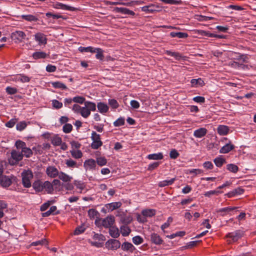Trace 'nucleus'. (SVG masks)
Segmentation results:
<instances>
[{"label":"nucleus","mask_w":256,"mask_h":256,"mask_svg":"<svg viewBox=\"0 0 256 256\" xmlns=\"http://www.w3.org/2000/svg\"><path fill=\"white\" fill-rule=\"evenodd\" d=\"M34 175L31 170H24L22 173V184L26 188H29L32 186L31 180Z\"/></svg>","instance_id":"nucleus-1"},{"label":"nucleus","mask_w":256,"mask_h":256,"mask_svg":"<svg viewBox=\"0 0 256 256\" xmlns=\"http://www.w3.org/2000/svg\"><path fill=\"white\" fill-rule=\"evenodd\" d=\"M244 234L243 232L240 230H237L228 233L225 238H226V241L228 244L237 242L238 240L242 238Z\"/></svg>","instance_id":"nucleus-2"},{"label":"nucleus","mask_w":256,"mask_h":256,"mask_svg":"<svg viewBox=\"0 0 256 256\" xmlns=\"http://www.w3.org/2000/svg\"><path fill=\"white\" fill-rule=\"evenodd\" d=\"M91 139L92 140L91 144V148L94 150L98 149L103 144L100 140V136L96 132L92 131V132Z\"/></svg>","instance_id":"nucleus-3"},{"label":"nucleus","mask_w":256,"mask_h":256,"mask_svg":"<svg viewBox=\"0 0 256 256\" xmlns=\"http://www.w3.org/2000/svg\"><path fill=\"white\" fill-rule=\"evenodd\" d=\"M23 158V155L21 152L13 150L11 152V158L9 159V162L11 165H14L21 160Z\"/></svg>","instance_id":"nucleus-4"},{"label":"nucleus","mask_w":256,"mask_h":256,"mask_svg":"<svg viewBox=\"0 0 256 256\" xmlns=\"http://www.w3.org/2000/svg\"><path fill=\"white\" fill-rule=\"evenodd\" d=\"M34 40L38 43V45H46L47 43L46 36L42 32H37L34 36Z\"/></svg>","instance_id":"nucleus-5"},{"label":"nucleus","mask_w":256,"mask_h":256,"mask_svg":"<svg viewBox=\"0 0 256 256\" xmlns=\"http://www.w3.org/2000/svg\"><path fill=\"white\" fill-rule=\"evenodd\" d=\"M106 247L111 250H116L120 246V243L117 240L112 239L108 240L106 244Z\"/></svg>","instance_id":"nucleus-6"},{"label":"nucleus","mask_w":256,"mask_h":256,"mask_svg":"<svg viewBox=\"0 0 256 256\" xmlns=\"http://www.w3.org/2000/svg\"><path fill=\"white\" fill-rule=\"evenodd\" d=\"M46 172L48 176L51 178H55L58 176L60 172L55 166H49L46 168Z\"/></svg>","instance_id":"nucleus-7"},{"label":"nucleus","mask_w":256,"mask_h":256,"mask_svg":"<svg viewBox=\"0 0 256 256\" xmlns=\"http://www.w3.org/2000/svg\"><path fill=\"white\" fill-rule=\"evenodd\" d=\"M114 217L113 216H110L103 219L102 225L106 228H111L114 222Z\"/></svg>","instance_id":"nucleus-8"},{"label":"nucleus","mask_w":256,"mask_h":256,"mask_svg":"<svg viewBox=\"0 0 256 256\" xmlns=\"http://www.w3.org/2000/svg\"><path fill=\"white\" fill-rule=\"evenodd\" d=\"M26 35L25 33L20 30H16L12 34V37L14 40H16L20 42H22L25 39Z\"/></svg>","instance_id":"nucleus-9"},{"label":"nucleus","mask_w":256,"mask_h":256,"mask_svg":"<svg viewBox=\"0 0 256 256\" xmlns=\"http://www.w3.org/2000/svg\"><path fill=\"white\" fill-rule=\"evenodd\" d=\"M12 178L8 176H2L0 178V184L4 188L8 187L12 184Z\"/></svg>","instance_id":"nucleus-10"},{"label":"nucleus","mask_w":256,"mask_h":256,"mask_svg":"<svg viewBox=\"0 0 256 256\" xmlns=\"http://www.w3.org/2000/svg\"><path fill=\"white\" fill-rule=\"evenodd\" d=\"M152 242L156 245H160L163 244L164 240L159 234L156 233H152L150 235Z\"/></svg>","instance_id":"nucleus-11"},{"label":"nucleus","mask_w":256,"mask_h":256,"mask_svg":"<svg viewBox=\"0 0 256 256\" xmlns=\"http://www.w3.org/2000/svg\"><path fill=\"white\" fill-rule=\"evenodd\" d=\"M116 12L121 13L122 14L130 15L134 16L135 15V12L126 8H118L116 7L114 10Z\"/></svg>","instance_id":"nucleus-12"},{"label":"nucleus","mask_w":256,"mask_h":256,"mask_svg":"<svg viewBox=\"0 0 256 256\" xmlns=\"http://www.w3.org/2000/svg\"><path fill=\"white\" fill-rule=\"evenodd\" d=\"M86 170H94L96 167V162L92 158L86 160L84 164Z\"/></svg>","instance_id":"nucleus-13"},{"label":"nucleus","mask_w":256,"mask_h":256,"mask_svg":"<svg viewBox=\"0 0 256 256\" xmlns=\"http://www.w3.org/2000/svg\"><path fill=\"white\" fill-rule=\"evenodd\" d=\"M122 205L120 202H114L107 204L105 205V208L108 210V212H112L114 210L120 208Z\"/></svg>","instance_id":"nucleus-14"},{"label":"nucleus","mask_w":256,"mask_h":256,"mask_svg":"<svg viewBox=\"0 0 256 256\" xmlns=\"http://www.w3.org/2000/svg\"><path fill=\"white\" fill-rule=\"evenodd\" d=\"M208 132V130L205 128H200L195 130L194 136L196 138H202Z\"/></svg>","instance_id":"nucleus-15"},{"label":"nucleus","mask_w":256,"mask_h":256,"mask_svg":"<svg viewBox=\"0 0 256 256\" xmlns=\"http://www.w3.org/2000/svg\"><path fill=\"white\" fill-rule=\"evenodd\" d=\"M230 132L228 126L225 125H219L217 128V132L220 136L227 135Z\"/></svg>","instance_id":"nucleus-16"},{"label":"nucleus","mask_w":256,"mask_h":256,"mask_svg":"<svg viewBox=\"0 0 256 256\" xmlns=\"http://www.w3.org/2000/svg\"><path fill=\"white\" fill-rule=\"evenodd\" d=\"M234 148V146L230 142L225 144L220 150V154H227Z\"/></svg>","instance_id":"nucleus-17"},{"label":"nucleus","mask_w":256,"mask_h":256,"mask_svg":"<svg viewBox=\"0 0 256 256\" xmlns=\"http://www.w3.org/2000/svg\"><path fill=\"white\" fill-rule=\"evenodd\" d=\"M156 8V6L154 4H150V5L142 7L141 10L142 12H144L146 14H152L157 11Z\"/></svg>","instance_id":"nucleus-18"},{"label":"nucleus","mask_w":256,"mask_h":256,"mask_svg":"<svg viewBox=\"0 0 256 256\" xmlns=\"http://www.w3.org/2000/svg\"><path fill=\"white\" fill-rule=\"evenodd\" d=\"M97 107L98 112L101 114H104L106 113L108 111L109 108L108 106L104 102H98L97 104Z\"/></svg>","instance_id":"nucleus-19"},{"label":"nucleus","mask_w":256,"mask_h":256,"mask_svg":"<svg viewBox=\"0 0 256 256\" xmlns=\"http://www.w3.org/2000/svg\"><path fill=\"white\" fill-rule=\"evenodd\" d=\"M34 190L37 192H42V180H35L32 184Z\"/></svg>","instance_id":"nucleus-20"},{"label":"nucleus","mask_w":256,"mask_h":256,"mask_svg":"<svg viewBox=\"0 0 256 256\" xmlns=\"http://www.w3.org/2000/svg\"><path fill=\"white\" fill-rule=\"evenodd\" d=\"M58 177L59 179H60V180L65 182H70L72 179V176H70L69 175L66 174V173L62 172H59Z\"/></svg>","instance_id":"nucleus-21"},{"label":"nucleus","mask_w":256,"mask_h":256,"mask_svg":"<svg viewBox=\"0 0 256 256\" xmlns=\"http://www.w3.org/2000/svg\"><path fill=\"white\" fill-rule=\"evenodd\" d=\"M170 36L172 38H186L188 37V35L186 32H170Z\"/></svg>","instance_id":"nucleus-22"},{"label":"nucleus","mask_w":256,"mask_h":256,"mask_svg":"<svg viewBox=\"0 0 256 256\" xmlns=\"http://www.w3.org/2000/svg\"><path fill=\"white\" fill-rule=\"evenodd\" d=\"M57 210L56 206H53L50 208V209L46 212L42 213V217H48L50 215H55L58 214V212H56Z\"/></svg>","instance_id":"nucleus-23"},{"label":"nucleus","mask_w":256,"mask_h":256,"mask_svg":"<svg viewBox=\"0 0 256 256\" xmlns=\"http://www.w3.org/2000/svg\"><path fill=\"white\" fill-rule=\"evenodd\" d=\"M122 248L124 251L132 252L135 250L134 246L130 242H124L122 244Z\"/></svg>","instance_id":"nucleus-24"},{"label":"nucleus","mask_w":256,"mask_h":256,"mask_svg":"<svg viewBox=\"0 0 256 256\" xmlns=\"http://www.w3.org/2000/svg\"><path fill=\"white\" fill-rule=\"evenodd\" d=\"M15 80L22 82H28L30 81V78L24 74H18L16 76Z\"/></svg>","instance_id":"nucleus-25"},{"label":"nucleus","mask_w":256,"mask_h":256,"mask_svg":"<svg viewBox=\"0 0 256 256\" xmlns=\"http://www.w3.org/2000/svg\"><path fill=\"white\" fill-rule=\"evenodd\" d=\"M176 178H172L169 180H164L162 181H160L158 182V186L159 187L162 188L164 187L167 186H170L174 184V181L176 180Z\"/></svg>","instance_id":"nucleus-26"},{"label":"nucleus","mask_w":256,"mask_h":256,"mask_svg":"<svg viewBox=\"0 0 256 256\" xmlns=\"http://www.w3.org/2000/svg\"><path fill=\"white\" fill-rule=\"evenodd\" d=\"M147 158L152 160H160L163 159L164 156L162 153L158 152L157 154H150L147 156Z\"/></svg>","instance_id":"nucleus-27"},{"label":"nucleus","mask_w":256,"mask_h":256,"mask_svg":"<svg viewBox=\"0 0 256 256\" xmlns=\"http://www.w3.org/2000/svg\"><path fill=\"white\" fill-rule=\"evenodd\" d=\"M110 234L114 238H117L120 236V232L118 228L112 226L109 229Z\"/></svg>","instance_id":"nucleus-28"},{"label":"nucleus","mask_w":256,"mask_h":256,"mask_svg":"<svg viewBox=\"0 0 256 256\" xmlns=\"http://www.w3.org/2000/svg\"><path fill=\"white\" fill-rule=\"evenodd\" d=\"M47 54L44 52H36L32 54V57L34 60L45 58Z\"/></svg>","instance_id":"nucleus-29"},{"label":"nucleus","mask_w":256,"mask_h":256,"mask_svg":"<svg viewBox=\"0 0 256 256\" xmlns=\"http://www.w3.org/2000/svg\"><path fill=\"white\" fill-rule=\"evenodd\" d=\"M214 162L216 166L220 168L226 162V160L222 158V156H218L214 158Z\"/></svg>","instance_id":"nucleus-30"},{"label":"nucleus","mask_w":256,"mask_h":256,"mask_svg":"<svg viewBox=\"0 0 256 256\" xmlns=\"http://www.w3.org/2000/svg\"><path fill=\"white\" fill-rule=\"evenodd\" d=\"M21 154H22L23 156H25L26 158H30L32 155L33 152L30 148H27L26 146L22 150Z\"/></svg>","instance_id":"nucleus-31"},{"label":"nucleus","mask_w":256,"mask_h":256,"mask_svg":"<svg viewBox=\"0 0 256 256\" xmlns=\"http://www.w3.org/2000/svg\"><path fill=\"white\" fill-rule=\"evenodd\" d=\"M165 54L168 56L174 57L176 60H180L182 58V55L178 52H174L167 50L165 51Z\"/></svg>","instance_id":"nucleus-32"},{"label":"nucleus","mask_w":256,"mask_h":256,"mask_svg":"<svg viewBox=\"0 0 256 256\" xmlns=\"http://www.w3.org/2000/svg\"><path fill=\"white\" fill-rule=\"evenodd\" d=\"M142 214L143 216L147 217H152L155 215L156 210L153 209H146L142 211Z\"/></svg>","instance_id":"nucleus-33"},{"label":"nucleus","mask_w":256,"mask_h":256,"mask_svg":"<svg viewBox=\"0 0 256 256\" xmlns=\"http://www.w3.org/2000/svg\"><path fill=\"white\" fill-rule=\"evenodd\" d=\"M94 53H96V58L100 60H103L104 58V50L100 48H95Z\"/></svg>","instance_id":"nucleus-34"},{"label":"nucleus","mask_w":256,"mask_h":256,"mask_svg":"<svg viewBox=\"0 0 256 256\" xmlns=\"http://www.w3.org/2000/svg\"><path fill=\"white\" fill-rule=\"evenodd\" d=\"M52 144L54 146H59L62 144V139L58 136H54L52 138Z\"/></svg>","instance_id":"nucleus-35"},{"label":"nucleus","mask_w":256,"mask_h":256,"mask_svg":"<svg viewBox=\"0 0 256 256\" xmlns=\"http://www.w3.org/2000/svg\"><path fill=\"white\" fill-rule=\"evenodd\" d=\"M45 183V192L48 194H52L54 191L52 184L49 181H44Z\"/></svg>","instance_id":"nucleus-36"},{"label":"nucleus","mask_w":256,"mask_h":256,"mask_svg":"<svg viewBox=\"0 0 256 256\" xmlns=\"http://www.w3.org/2000/svg\"><path fill=\"white\" fill-rule=\"evenodd\" d=\"M80 114L84 118H88L90 114V112L86 106H82Z\"/></svg>","instance_id":"nucleus-37"},{"label":"nucleus","mask_w":256,"mask_h":256,"mask_svg":"<svg viewBox=\"0 0 256 256\" xmlns=\"http://www.w3.org/2000/svg\"><path fill=\"white\" fill-rule=\"evenodd\" d=\"M120 229L122 234L124 236H128L131 232L130 229L127 226H122L120 227Z\"/></svg>","instance_id":"nucleus-38"},{"label":"nucleus","mask_w":256,"mask_h":256,"mask_svg":"<svg viewBox=\"0 0 256 256\" xmlns=\"http://www.w3.org/2000/svg\"><path fill=\"white\" fill-rule=\"evenodd\" d=\"M30 124V122H26V121L20 122L17 124L16 126V128L18 130L22 131L25 129L28 124Z\"/></svg>","instance_id":"nucleus-39"},{"label":"nucleus","mask_w":256,"mask_h":256,"mask_svg":"<svg viewBox=\"0 0 256 256\" xmlns=\"http://www.w3.org/2000/svg\"><path fill=\"white\" fill-rule=\"evenodd\" d=\"M84 106L89 109L90 112H91V111L94 112L96 110V104L95 103L86 101L84 102Z\"/></svg>","instance_id":"nucleus-40"},{"label":"nucleus","mask_w":256,"mask_h":256,"mask_svg":"<svg viewBox=\"0 0 256 256\" xmlns=\"http://www.w3.org/2000/svg\"><path fill=\"white\" fill-rule=\"evenodd\" d=\"M72 156L76 159L80 158L82 156V153L80 150H72L70 151Z\"/></svg>","instance_id":"nucleus-41"},{"label":"nucleus","mask_w":256,"mask_h":256,"mask_svg":"<svg viewBox=\"0 0 256 256\" xmlns=\"http://www.w3.org/2000/svg\"><path fill=\"white\" fill-rule=\"evenodd\" d=\"M52 86L54 88H61L62 90L67 89L66 86L60 82H52Z\"/></svg>","instance_id":"nucleus-42"},{"label":"nucleus","mask_w":256,"mask_h":256,"mask_svg":"<svg viewBox=\"0 0 256 256\" xmlns=\"http://www.w3.org/2000/svg\"><path fill=\"white\" fill-rule=\"evenodd\" d=\"M94 49L95 48L92 46H88V47H82L80 46L78 48V50L82 52H91L94 53Z\"/></svg>","instance_id":"nucleus-43"},{"label":"nucleus","mask_w":256,"mask_h":256,"mask_svg":"<svg viewBox=\"0 0 256 256\" xmlns=\"http://www.w3.org/2000/svg\"><path fill=\"white\" fill-rule=\"evenodd\" d=\"M226 168L230 172L233 173H236L238 170V166L234 164H228L226 166Z\"/></svg>","instance_id":"nucleus-44"},{"label":"nucleus","mask_w":256,"mask_h":256,"mask_svg":"<svg viewBox=\"0 0 256 256\" xmlns=\"http://www.w3.org/2000/svg\"><path fill=\"white\" fill-rule=\"evenodd\" d=\"M46 16L48 18L52 17L54 19L62 18L66 20V18L60 14H54L52 12H48L46 14Z\"/></svg>","instance_id":"nucleus-45"},{"label":"nucleus","mask_w":256,"mask_h":256,"mask_svg":"<svg viewBox=\"0 0 256 256\" xmlns=\"http://www.w3.org/2000/svg\"><path fill=\"white\" fill-rule=\"evenodd\" d=\"M44 244H48L47 240L45 238L42 239L41 240L34 242L31 243L30 246H43Z\"/></svg>","instance_id":"nucleus-46"},{"label":"nucleus","mask_w":256,"mask_h":256,"mask_svg":"<svg viewBox=\"0 0 256 256\" xmlns=\"http://www.w3.org/2000/svg\"><path fill=\"white\" fill-rule=\"evenodd\" d=\"M52 104L53 108L55 109H60L62 106L63 104L62 102H59L56 100H52Z\"/></svg>","instance_id":"nucleus-47"},{"label":"nucleus","mask_w":256,"mask_h":256,"mask_svg":"<svg viewBox=\"0 0 256 256\" xmlns=\"http://www.w3.org/2000/svg\"><path fill=\"white\" fill-rule=\"evenodd\" d=\"M124 118L120 117L118 118V120H116L115 122H114V126L118 127L124 126Z\"/></svg>","instance_id":"nucleus-48"},{"label":"nucleus","mask_w":256,"mask_h":256,"mask_svg":"<svg viewBox=\"0 0 256 256\" xmlns=\"http://www.w3.org/2000/svg\"><path fill=\"white\" fill-rule=\"evenodd\" d=\"M96 163L100 166H104L107 163V160L104 157H98L96 158Z\"/></svg>","instance_id":"nucleus-49"},{"label":"nucleus","mask_w":256,"mask_h":256,"mask_svg":"<svg viewBox=\"0 0 256 256\" xmlns=\"http://www.w3.org/2000/svg\"><path fill=\"white\" fill-rule=\"evenodd\" d=\"M72 130V126L70 124H66L62 127V130L66 134L70 133Z\"/></svg>","instance_id":"nucleus-50"},{"label":"nucleus","mask_w":256,"mask_h":256,"mask_svg":"<svg viewBox=\"0 0 256 256\" xmlns=\"http://www.w3.org/2000/svg\"><path fill=\"white\" fill-rule=\"evenodd\" d=\"M73 102L80 104H82L84 102H85V98L83 96H76L75 97H74L72 98Z\"/></svg>","instance_id":"nucleus-51"},{"label":"nucleus","mask_w":256,"mask_h":256,"mask_svg":"<svg viewBox=\"0 0 256 256\" xmlns=\"http://www.w3.org/2000/svg\"><path fill=\"white\" fill-rule=\"evenodd\" d=\"M160 2L165 4H182L180 0H160Z\"/></svg>","instance_id":"nucleus-52"},{"label":"nucleus","mask_w":256,"mask_h":256,"mask_svg":"<svg viewBox=\"0 0 256 256\" xmlns=\"http://www.w3.org/2000/svg\"><path fill=\"white\" fill-rule=\"evenodd\" d=\"M108 104L112 108L114 109H116L119 106L118 103V102L117 100L114 99L108 100Z\"/></svg>","instance_id":"nucleus-53"},{"label":"nucleus","mask_w":256,"mask_h":256,"mask_svg":"<svg viewBox=\"0 0 256 256\" xmlns=\"http://www.w3.org/2000/svg\"><path fill=\"white\" fill-rule=\"evenodd\" d=\"M66 164L68 168H77L78 165L76 162L72 159L67 160L66 162Z\"/></svg>","instance_id":"nucleus-54"},{"label":"nucleus","mask_w":256,"mask_h":256,"mask_svg":"<svg viewBox=\"0 0 256 256\" xmlns=\"http://www.w3.org/2000/svg\"><path fill=\"white\" fill-rule=\"evenodd\" d=\"M133 242L136 245L142 244L144 242L143 238L140 236H136L132 238Z\"/></svg>","instance_id":"nucleus-55"},{"label":"nucleus","mask_w":256,"mask_h":256,"mask_svg":"<svg viewBox=\"0 0 256 256\" xmlns=\"http://www.w3.org/2000/svg\"><path fill=\"white\" fill-rule=\"evenodd\" d=\"M18 120L17 118H12L6 124V126L8 128H12L18 122Z\"/></svg>","instance_id":"nucleus-56"},{"label":"nucleus","mask_w":256,"mask_h":256,"mask_svg":"<svg viewBox=\"0 0 256 256\" xmlns=\"http://www.w3.org/2000/svg\"><path fill=\"white\" fill-rule=\"evenodd\" d=\"M74 184L76 186L77 188L79 189L80 192L83 190L85 188V185L84 183L80 181L74 180Z\"/></svg>","instance_id":"nucleus-57"},{"label":"nucleus","mask_w":256,"mask_h":256,"mask_svg":"<svg viewBox=\"0 0 256 256\" xmlns=\"http://www.w3.org/2000/svg\"><path fill=\"white\" fill-rule=\"evenodd\" d=\"M179 156L180 154L176 150L172 149L170 150V156L171 158L176 159Z\"/></svg>","instance_id":"nucleus-58"},{"label":"nucleus","mask_w":256,"mask_h":256,"mask_svg":"<svg viewBox=\"0 0 256 256\" xmlns=\"http://www.w3.org/2000/svg\"><path fill=\"white\" fill-rule=\"evenodd\" d=\"M32 150L34 151L35 154H41L43 152V148L40 145L33 147Z\"/></svg>","instance_id":"nucleus-59"},{"label":"nucleus","mask_w":256,"mask_h":256,"mask_svg":"<svg viewBox=\"0 0 256 256\" xmlns=\"http://www.w3.org/2000/svg\"><path fill=\"white\" fill-rule=\"evenodd\" d=\"M6 90L8 94H14L18 92V90L16 88H12L10 86L6 87Z\"/></svg>","instance_id":"nucleus-60"},{"label":"nucleus","mask_w":256,"mask_h":256,"mask_svg":"<svg viewBox=\"0 0 256 256\" xmlns=\"http://www.w3.org/2000/svg\"><path fill=\"white\" fill-rule=\"evenodd\" d=\"M220 193H221L220 192L218 191V190H210V191H208V192H206L204 193V195L205 196H206V197H210L212 195H218V194Z\"/></svg>","instance_id":"nucleus-61"},{"label":"nucleus","mask_w":256,"mask_h":256,"mask_svg":"<svg viewBox=\"0 0 256 256\" xmlns=\"http://www.w3.org/2000/svg\"><path fill=\"white\" fill-rule=\"evenodd\" d=\"M160 164V162H152V164H150L148 165V170L152 171V170L156 168Z\"/></svg>","instance_id":"nucleus-62"},{"label":"nucleus","mask_w":256,"mask_h":256,"mask_svg":"<svg viewBox=\"0 0 256 256\" xmlns=\"http://www.w3.org/2000/svg\"><path fill=\"white\" fill-rule=\"evenodd\" d=\"M86 228L83 226H78L76 228L74 234V235H78L83 233L85 231Z\"/></svg>","instance_id":"nucleus-63"},{"label":"nucleus","mask_w":256,"mask_h":256,"mask_svg":"<svg viewBox=\"0 0 256 256\" xmlns=\"http://www.w3.org/2000/svg\"><path fill=\"white\" fill-rule=\"evenodd\" d=\"M203 166L206 170H212L214 168V165L211 162L207 161L203 164Z\"/></svg>","instance_id":"nucleus-64"}]
</instances>
